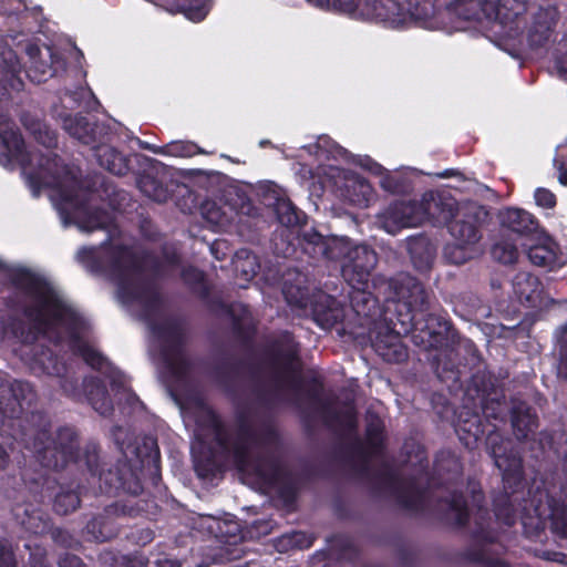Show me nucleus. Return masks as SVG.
Segmentation results:
<instances>
[{
  "label": "nucleus",
  "mask_w": 567,
  "mask_h": 567,
  "mask_svg": "<svg viewBox=\"0 0 567 567\" xmlns=\"http://www.w3.org/2000/svg\"><path fill=\"white\" fill-rule=\"evenodd\" d=\"M101 560L105 567H147L148 558L142 553L116 554L113 551H104Z\"/></svg>",
  "instance_id": "45"
},
{
  "label": "nucleus",
  "mask_w": 567,
  "mask_h": 567,
  "mask_svg": "<svg viewBox=\"0 0 567 567\" xmlns=\"http://www.w3.org/2000/svg\"><path fill=\"white\" fill-rule=\"evenodd\" d=\"M492 257L504 265H511L518 259V249L516 245L508 241H497L492 246Z\"/></svg>",
  "instance_id": "52"
},
{
  "label": "nucleus",
  "mask_w": 567,
  "mask_h": 567,
  "mask_svg": "<svg viewBox=\"0 0 567 567\" xmlns=\"http://www.w3.org/2000/svg\"><path fill=\"white\" fill-rule=\"evenodd\" d=\"M9 284L18 291L34 300L33 303H20L10 299L7 306L20 311L33 323L38 332L45 333L58 326H63L69 333V348L91 369L105 374L112 388L122 385L121 373L109 359L85 341L81 331L85 327L82 315L72 307L44 277L27 267H7L4 269Z\"/></svg>",
  "instance_id": "5"
},
{
  "label": "nucleus",
  "mask_w": 567,
  "mask_h": 567,
  "mask_svg": "<svg viewBox=\"0 0 567 567\" xmlns=\"http://www.w3.org/2000/svg\"><path fill=\"white\" fill-rule=\"evenodd\" d=\"M155 537L154 530L145 527V528H136L131 530V533L126 536V538L138 546H146L152 543Z\"/></svg>",
  "instance_id": "59"
},
{
  "label": "nucleus",
  "mask_w": 567,
  "mask_h": 567,
  "mask_svg": "<svg viewBox=\"0 0 567 567\" xmlns=\"http://www.w3.org/2000/svg\"><path fill=\"white\" fill-rule=\"evenodd\" d=\"M308 2L320 7V8H331L334 11L344 12V13H359L361 14V9L364 7L365 0H307Z\"/></svg>",
  "instance_id": "51"
},
{
  "label": "nucleus",
  "mask_w": 567,
  "mask_h": 567,
  "mask_svg": "<svg viewBox=\"0 0 567 567\" xmlns=\"http://www.w3.org/2000/svg\"><path fill=\"white\" fill-rule=\"evenodd\" d=\"M32 368L47 375L59 378L63 393L76 401L81 398V389L76 378L68 375V363L47 346H35L32 354Z\"/></svg>",
  "instance_id": "20"
},
{
  "label": "nucleus",
  "mask_w": 567,
  "mask_h": 567,
  "mask_svg": "<svg viewBox=\"0 0 567 567\" xmlns=\"http://www.w3.org/2000/svg\"><path fill=\"white\" fill-rule=\"evenodd\" d=\"M107 268L120 298L126 303L137 302L141 306L144 320L161 340V357L173 383L178 389L188 385L193 362L186 354L185 324L179 318L155 322L164 301L156 282L143 276L146 271L159 276L162 260L150 250L136 251L131 246L118 244L110 248Z\"/></svg>",
  "instance_id": "1"
},
{
  "label": "nucleus",
  "mask_w": 567,
  "mask_h": 567,
  "mask_svg": "<svg viewBox=\"0 0 567 567\" xmlns=\"http://www.w3.org/2000/svg\"><path fill=\"white\" fill-rule=\"evenodd\" d=\"M390 322L394 327L400 323L403 334L411 333L413 342L424 350H443L450 342H454L456 333L447 312L435 306L421 316L400 312L395 321L390 318Z\"/></svg>",
  "instance_id": "11"
},
{
  "label": "nucleus",
  "mask_w": 567,
  "mask_h": 567,
  "mask_svg": "<svg viewBox=\"0 0 567 567\" xmlns=\"http://www.w3.org/2000/svg\"><path fill=\"white\" fill-rule=\"evenodd\" d=\"M449 514H453L452 525L456 528L466 526L470 518L467 501L462 492L453 491L446 498L442 499Z\"/></svg>",
  "instance_id": "41"
},
{
  "label": "nucleus",
  "mask_w": 567,
  "mask_h": 567,
  "mask_svg": "<svg viewBox=\"0 0 567 567\" xmlns=\"http://www.w3.org/2000/svg\"><path fill=\"white\" fill-rule=\"evenodd\" d=\"M311 310L315 321L326 329L334 327L343 317L339 301L327 293H319L313 297Z\"/></svg>",
  "instance_id": "33"
},
{
  "label": "nucleus",
  "mask_w": 567,
  "mask_h": 567,
  "mask_svg": "<svg viewBox=\"0 0 567 567\" xmlns=\"http://www.w3.org/2000/svg\"><path fill=\"white\" fill-rule=\"evenodd\" d=\"M415 205L411 202L395 200L383 212L381 218L389 231L414 225Z\"/></svg>",
  "instance_id": "36"
},
{
  "label": "nucleus",
  "mask_w": 567,
  "mask_h": 567,
  "mask_svg": "<svg viewBox=\"0 0 567 567\" xmlns=\"http://www.w3.org/2000/svg\"><path fill=\"white\" fill-rule=\"evenodd\" d=\"M485 444L502 475V491L493 498L497 522L512 527L519 517L525 537L532 540H542L547 527L567 539V508L557 507L556 493L544 481L534 480L528 486L523 456L514 442L492 430Z\"/></svg>",
  "instance_id": "2"
},
{
  "label": "nucleus",
  "mask_w": 567,
  "mask_h": 567,
  "mask_svg": "<svg viewBox=\"0 0 567 567\" xmlns=\"http://www.w3.org/2000/svg\"><path fill=\"white\" fill-rule=\"evenodd\" d=\"M236 435L231 437L227 430V449L223 455L231 458L235 468L244 474L250 470L258 457L266 458L269 455L262 452H251L256 445L274 444L278 441L279 434L272 425L264 426L259 432L255 431L244 411L236 413Z\"/></svg>",
  "instance_id": "12"
},
{
  "label": "nucleus",
  "mask_w": 567,
  "mask_h": 567,
  "mask_svg": "<svg viewBox=\"0 0 567 567\" xmlns=\"http://www.w3.org/2000/svg\"><path fill=\"white\" fill-rule=\"evenodd\" d=\"M95 156L101 167L117 176H124L130 171V159L109 145L94 146Z\"/></svg>",
  "instance_id": "38"
},
{
  "label": "nucleus",
  "mask_w": 567,
  "mask_h": 567,
  "mask_svg": "<svg viewBox=\"0 0 567 567\" xmlns=\"http://www.w3.org/2000/svg\"><path fill=\"white\" fill-rule=\"evenodd\" d=\"M505 547L498 540V533L491 527L489 512L477 505L475 527L471 533V545L461 554L462 560L483 567H511L499 556Z\"/></svg>",
  "instance_id": "13"
},
{
  "label": "nucleus",
  "mask_w": 567,
  "mask_h": 567,
  "mask_svg": "<svg viewBox=\"0 0 567 567\" xmlns=\"http://www.w3.org/2000/svg\"><path fill=\"white\" fill-rule=\"evenodd\" d=\"M176 7L187 19L200 22L209 12V0H177Z\"/></svg>",
  "instance_id": "49"
},
{
  "label": "nucleus",
  "mask_w": 567,
  "mask_h": 567,
  "mask_svg": "<svg viewBox=\"0 0 567 567\" xmlns=\"http://www.w3.org/2000/svg\"><path fill=\"white\" fill-rule=\"evenodd\" d=\"M527 4L528 0H450L449 14L463 20L485 18L507 25L526 13Z\"/></svg>",
  "instance_id": "14"
},
{
  "label": "nucleus",
  "mask_w": 567,
  "mask_h": 567,
  "mask_svg": "<svg viewBox=\"0 0 567 567\" xmlns=\"http://www.w3.org/2000/svg\"><path fill=\"white\" fill-rule=\"evenodd\" d=\"M527 256L532 264L539 267L549 266L555 259L554 251L545 245L530 246Z\"/></svg>",
  "instance_id": "56"
},
{
  "label": "nucleus",
  "mask_w": 567,
  "mask_h": 567,
  "mask_svg": "<svg viewBox=\"0 0 567 567\" xmlns=\"http://www.w3.org/2000/svg\"><path fill=\"white\" fill-rule=\"evenodd\" d=\"M29 181L35 187L47 186L56 189L60 200L65 205L81 206L79 182L58 154L41 155L39 171L30 173Z\"/></svg>",
  "instance_id": "15"
},
{
  "label": "nucleus",
  "mask_w": 567,
  "mask_h": 567,
  "mask_svg": "<svg viewBox=\"0 0 567 567\" xmlns=\"http://www.w3.org/2000/svg\"><path fill=\"white\" fill-rule=\"evenodd\" d=\"M385 285L392 293L384 300L393 301L398 313L421 316L434 306L431 293L415 277L401 275L398 279L386 280Z\"/></svg>",
  "instance_id": "17"
},
{
  "label": "nucleus",
  "mask_w": 567,
  "mask_h": 567,
  "mask_svg": "<svg viewBox=\"0 0 567 567\" xmlns=\"http://www.w3.org/2000/svg\"><path fill=\"white\" fill-rule=\"evenodd\" d=\"M81 505L80 494L75 489H65L60 487V491L54 495L53 511L61 516L69 515L76 511Z\"/></svg>",
  "instance_id": "47"
},
{
  "label": "nucleus",
  "mask_w": 567,
  "mask_h": 567,
  "mask_svg": "<svg viewBox=\"0 0 567 567\" xmlns=\"http://www.w3.org/2000/svg\"><path fill=\"white\" fill-rule=\"evenodd\" d=\"M20 487L14 494L7 492V497L11 498L16 506L12 508L13 515L24 532L43 536L51 529L52 519L50 515L32 504L43 503L45 498H51L58 486V480L43 471H23L20 475Z\"/></svg>",
  "instance_id": "7"
},
{
  "label": "nucleus",
  "mask_w": 567,
  "mask_h": 567,
  "mask_svg": "<svg viewBox=\"0 0 567 567\" xmlns=\"http://www.w3.org/2000/svg\"><path fill=\"white\" fill-rule=\"evenodd\" d=\"M509 409L513 433L518 441L533 437L538 429L539 420L536 410L526 401L512 399Z\"/></svg>",
  "instance_id": "25"
},
{
  "label": "nucleus",
  "mask_w": 567,
  "mask_h": 567,
  "mask_svg": "<svg viewBox=\"0 0 567 567\" xmlns=\"http://www.w3.org/2000/svg\"><path fill=\"white\" fill-rule=\"evenodd\" d=\"M477 254L476 246L455 240L443 248V257L451 265H464Z\"/></svg>",
  "instance_id": "44"
},
{
  "label": "nucleus",
  "mask_w": 567,
  "mask_h": 567,
  "mask_svg": "<svg viewBox=\"0 0 567 567\" xmlns=\"http://www.w3.org/2000/svg\"><path fill=\"white\" fill-rule=\"evenodd\" d=\"M85 396L92 408L101 415L112 414L114 406L106 386L97 379H92L84 384Z\"/></svg>",
  "instance_id": "39"
},
{
  "label": "nucleus",
  "mask_w": 567,
  "mask_h": 567,
  "mask_svg": "<svg viewBox=\"0 0 567 567\" xmlns=\"http://www.w3.org/2000/svg\"><path fill=\"white\" fill-rule=\"evenodd\" d=\"M350 305L358 317L374 320L380 316L379 299L368 290V285H349Z\"/></svg>",
  "instance_id": "35"
},
{
  "label": "nucleus",
  "mask_w": 567,
  "mask_h": 567,
  "mask_svg": "<svg viewBox=\"0 0 567 567\" xmlns=\"http://www.w3.org/2000/svg\"><path fill=\"white\" fill-rule=\"evenodd\" d=\"M365 422L364 441L357 436V432L349 435L342 426H339L341 437L354 436V441L342 446L340 451L349 460L358 458L361 461L360 473H367L370 457L381 454L385 447V425L381 416L375 412L368 411Z\"/></svg>",
  "instance_id": "16"
},
{
  "label": "nucleus",
  "mask_w": 567,
  "mask_h": 567,
  "mask_svg": "<svg viewBox=\"0 0 567 567\" xmlns=\"http://www.w3.org/2000/svg\"><path fill=\"white\" fill-rule=\"evenodd\" d=\"M198 476L203 478H212L216 475L217 467L213 460L208 458L206 462H198L195 465Z\"/></svg>",
  "instance_id": "64"
},
{
  "label": "nucleus",
  "mask_w": 567,
  "mask_h": 567,
  "mask_svg": "<svg viewBox=\"0 0 567 567\" xmlns=\"http://www.w3.org/2000/svg\"><path fill=\"white\" fill-rule=\"evenodd\" d=\"M125 460L104 468L100 460V446L89 442L83 451L82 460L93 480L99 483L100 492L106 495L128 494L130 497L117 499L104 507L102 513L94 515L85 525L89 539L104 543L118 534L116 518L136 517L148 512L150 503L136 499L142 494V477L148 476L151 484L157 486L162 480L161 452L156 439L145 437L142 443L128 444L123 450Z\"/></svg>",
  "instance_id": "3"
},
{
  "label": "nucleus",
  "mask_w": 567,
  "mask_h": 567,
  "mask_svg": "<svg viewBox=\"0 0 567 567\" xmlns=\"http://www.w3.org/2000/svg\"><path fill=\"white\" fill-rule=\"evenodd\" d=\"M6 330L21 343H33L37 340V333L21 318L10 316L7 319Z\"/></svg>",
  "instance_id": "50"
},
{
  "label": "nucleus",
  "mask_w": 567,
  "mask_h": 567,
  "mask_svg": "<svg viewBox=\"0 0 567 567\" xmlns=\"http://www.w3.org/2000/svg\"><path fill=\"white\" fill-rule=\"evenodd\" d=\"M277 220L286 227L299 226L306 223V215L290 199L279 198L275 204Z\"/></svg>",
  "instance_id": "43"
},
{
  "label": "nucleus",
  "mask_w": 567,
  "mask_h": 567,
  "mask_svg": "<svg viewBox=\"0 0 567 567\" xmlns=\"http://www.w3.org/2000/svg\"><path fill=\"white\" fill-rule=\"evenodd\" d=\"M23 125L33 138L45 148L53 150L58 146V134L45 122L24 118Z\"/></svg>",
  "instance_id": "42"
},
{
  "label": "nucleus",
  "mask_w": 567,
  "mask_h": 567,
  "mask_svg": "<svg viewBox=\"0 0 567 567\" xmlns=\"http://www.w3.org/2000/svg\"><path fill=\"white\" fill-rule=\"evenodd\" d=\"M195 422L199 429L213 433L214 441L223 454L224 449H227V427L220 415L210 405L200 401L195 412Z\"/></svg>",
  "instance_id": "30"
},
{
  "label": "nucleus",
  "mask_w": 567,
  "mask_h": 567,
  "mask_svg": "<svg viewBox=\"0 0 567 567\" xmlns=\"http://www.w3.org/2000/svg\"><path fill=\"white\" fill-rule=\"evenodd\" d=\"M498 220L503 228L519 236H530L538 231V219L527 210L508 207L499 210Z\"/></svg>",
  "instance_id": "29"
},
{
  "label": "nucleus",
  "mask_w": 567,
  "mask_h": 567,
  "mask_svg": "<svg viewBox=\"0 0 567 567\" xmlns=\"http://www.w3.org/2000/svg\"><path fill=\"white\" fill-rule=\"evenodd\" d=\"M417 475L405 481L395 473L381 475L384 485L391 491L396 503L410 512H421L425 507L427 492L431 487L457 481L463 474V464L451 451H440L435 455L433 471H429V457L424 446H415Z\"/></svg>",
  "instance_id": "6"
},
{
  "label": "nucleus",
  "mask_w": 567,
  "mask_h": 567,
  "mask_svg": "<svg viewBox=\"0 0 567 567\" xmlns=\"http://www.w3.org/2000/svg\"><path fill=\"white\" fill-rule=\"evenodd\" d=\"M243 475L252 477L266 487L277 488L278 495L286 503H293L297 498L298 488L292 473L271 456L258 457L254 466Z\"/></svg>",
  "instance_id": "18"
},
{
  "label": "nucleus",
  "mask_w": 567,
  "mask_h": 567,
  "mask_svg": "<svg viewBox=\"0 0 567 567\" xmlns=\"http://www.w3.org/2000/svg\"><path fill=\"white\" fill-rule=\"evenodd\" d=\"M51 535L52 540L64 548H73L75 545L79 544V542L73 537L72 534H70L66 529H63L61 527H53V524H51V529L49 533Z\"/></svg>",
  "instance_id": "57"
},
{
  "label": "nucleus",
  "mask_w": 567,
  "mask_h": 567,
  "mask_svg": "<svg viewBox=\"0 0 567 567\" xmlns=\"http://www.w3.org/2000/svg\"><path fill=\"white\" fill-rule=\"evenodd\" d=\"M377 261L373 249L367 245H357L349 259L341 264V276L348 285H368Z\"/></svg>",
  "instance_id": "23"
},
{
  "label": "nucleus",
  "mask_w": 567,
  "mask_h": 567,
  "mask_svg": "<svg viewBox=\"0 0 567 567\" xmlns=\"http://www.w3.org/2000/svg\"><path fill=\"white\" fill-rule=\"evenodd\" d=\"M403 333L402 329L396 331L395 336H389V342H383L380 337L377 338L375 348L379 355H381L385 361L390 363H401L404 362L409 354L408 349L401 342L399 336Z\"/></svg>",
  "instance_id": "40"
},
{
  "label": "nucleus",
  "mask_w": 567,
  "mask_h": 567,
  "mask_svg": "<svg viewBox=\"0 0 567 567\" xmlns=\"http://www.w3.org/2000/svg\"><path fill=\"white\" fill-rule=\"evenodd\" d=\"M534 198L537 206L543 208H554L557 204L556 195L548 188L538 187L534 193Z\"/></svg>",
  "instance_id": "60"
},
{
  "label": "nucleus",
  "mask_w": 567,
  "mask_h": 567,
  "mask_svg": "<svg viewBox=\"0 0 567 567\" xmlns=\"http://www.w3.org/2000/svg\"><path fill=\"white\" fill-rule=\"evenodd\" d=\"M154 153L175 156V157H193L205 152L194 142L190 141H173L158 150L151 148Z\"/></svg>",
  "instance_id": "48"
},
{
  "label": "nucleus",
  "mask_w": 567,
  "mask_h": 567,
  "mask_svg": "<svg viewBox=\"0 0 567 567\" xmlns=\"http://www.w3.org/2000/svg\"><path fill=\"white\" fill-rule=\"evenodd\" d=\"M245 365L246 362L244 360L227 362L217 368V373L220 379L226 382L230 377L238 375Z\"/></svg>",
  "instance_id": "61"
},
{
  "label": "nucleus",
  "mask_w": 567,
  "mask_h": 567,
  "mask_svg": "<svg viewBox=\"0 0 567 567\" xmlns=\"http://www.w3.org/2000/svg\"><path fill=\"white\" fill-rule=\"evenodd\" d=\"M450 0H365L361 14L391 28L412 24L435 28L443 11L449 13Z\"/></svg>",
  "instance_id": "8"
},
{
  "label": "nucleus",
  "mask_w": 567,
  "mask_h": 567,
  "mask_svg": "<svg viewBox=\"0 0 567 567\" xmlns=\"http://www.w3.org/2000/svg\"><path fill=\"white\" fill-rule=\"evenodd\" d=\"M213 311H221L231 320V334L244 347L251 348L257 336V322L254 320L248 306L229 305L224 300H215Z\"/></svg>",
  "instance_id": "22"
},
{
  "label": "nucleus",
  "mask_w": 567,
  "mask_h": 567,
  "mask_svg": "<svg viewBox=\"0 0 567 567\" xmlns=\"http://www.w3.org/2000/svg\"><path fill=\"white\" fill-rule=\"evenodd\" d=\"M0 567H17L14 550L6 538H0Z\"/></svg>",
  "instance_id": "58"
},
{
  "label": "nucleus",
  "mask_w": 567,
  "mask_h": 567,
  "mask_svg": "<svg viewBox=\"0 0 567 567\" xmlns=\"http://www.w3.org/2000/svg\"><path fill=\"white\" fill-rule=\"evenodd\" d=\"M324 392L323 379L319 375H313L306 381L305 394L307 399L318 404V412L326 427L334 430L336 425L342 426L346 433L351 435L358 431V415L354 408L347 410H336L327 401L322 400Z\"/></svg>",
  "instance_id": "19"
},
{
  "label": "nucleus",
  "mask_w": 567,
  "mask_h": 567,
  "mask_svg": "<svg viewBox=\"0 0 567 567\" xmlns=\"http://www.w3.org/2000/svg\"><path fill=\"white\" fill-rule=\"evenodd\" d=\"M483 414L487 419H493L496 421H504L506 416V401L505 396L502 398H493L488 399L487 396L483 399L482 403Z\"/></svg>",
  "instance_id": "53"
},
{
  "label": "nucleus",
  "mask_w": 567,
  "mask_h": 567,
  "mask_svg": "<svg viewBox=\"0 0 567 567\" xmlns=\"http://www.w3.org/2000/svg\"><path fill=\"white\" fill-rule=\"evenodd\" d=\"M226 530H223L221 526L218 524V533L217 537L225 538V542L230 543L240 538V528L236 522H224Z\"/></svg>",
  "instance_id": "62"
},
{
  "label": "nucleus",
  "mask_w": 567,
  "mask_h": 567,
  "mask_svg": "<svg viewBox=\"0 0 567 567\" xmlns=\"http://www.w3.org/2000/svg\"><path fill=\"white\" fill-rule=\"evenodd\" d=\"M309 245H313V255H320L327 260L344 262L349 259L354 246L349 238H324L318 233L305 236Z\"/></svg>",
  "instance_id": "27"
},
{
  "label": "nucleus",
  "mask_w": 567,
  "mask_h": 567,
  "mask_svg": "<svg viewBox=\"0 0 567 567\" xmlns=\"http://www.w3.org/2000/svg\"><path fill=\"white\" fill-rule=\"evenodd\" d=\"M513 290L520 302L535 307L542 301L544 287L537 276L520 271L513 279Z\"/></svg>",
  "instance_id": "37"
},
{
  "label": "nucleus",
  "mask_w": 567,
  "mask_h": 567,
  "mask_svg": "<svg viewBox=\"0 0 567 567\" xmlns=\"http://www.w3.org/2000/svg\"><path fill=\"white\" fill-rule=\"evenodd\" d=\"M464 351V362L458 359V350L444 349L433 358L434 372L441 381H460L462 375L471 372V386L483 399L488 396L495 388L493 375L481 369L482 355L472 340H464L460 350Z\"/></svg>",
  "instance_id": "10"
},
{
  "label": "nucleus",
  "mask_w": 567,
  "mask_h": 567,
  "mask_svg": "<svg viewBox=\"0 0 567 567\" xmlns=\"http://www.w3.org/2000/svg\"><path fill=\"white\" fill-rule=\"evenodd\" d=\"M456 431L458 433H466L468 439H472V441L465 442L466 446H470L472 443L475 444L484 435V429L478 414H473L470 420L460 422Z\"/></svg>",
  "instance_id": "54"
},
{
  "label": "nucleus",
  "mask_w": 567,
  "mask_h": 567,
  "mask_svg": "<svg viewBox=\"0 0 567 567\" xmlns=\"http://www.w3.org/2000/svg\"><path fill=\"white\" fill-rule=\"evenodd\" d=\"M487 216L488 212L483 206L468 205L460 210L449 231L455 240L476 246Z\"/></svg>",
  "instance_id": "21"
},
{
  "label": "nucleus",
  "mask_w": 567,
  "mask_h": 567,
  "mask_svg": "<svg viewBox=\"0 0 567 567\" xmlns=\"http://www.w3.org/2000/svg\"><path fill=\"white\" fill-rule=\"evenodd\" d=\"M29 550L28 559L22 567H53L49 560L48 550L41 545H25Z\"/></svg>",
  "instance_id": "55"
},
{
  "label": "nucleus",
  "mask_w": 567,
  "mask_h": 567,
  "mask_svg": "<svg viewBox=\"0 0 567 567\" xmlns=\"http://www.w3.org/2000/svg\"><path fill=\"white\" fill-rule=\"evenodd\" d=\"M62 127L65 132L84 145H93L97 142L99 124L91 122L81 113L66 114L62 118Z\"/></svg>",
  "instance_id": "34"
},
{
  "label": "nucleus",
  "mask_w": 567,
  "mask_h": 567,
  "mask_svg": "<svg viewBox=\"0 0 567 567\" xmlns=\"http://www.w3.org/2000/svg\"><path fill=\"white\" fill-rule=\"evenodd\" d=\"M331 556L338 560L353 561L358 557V549L346 535L337 534L328 539Z\"/></svg>",
  "instance_id": "46"
},
{
  "label": "nucleus",
  "mask_w": 567,
  "mask_h": 567,
  "mask_svg": "<svg viewBox=\"0 0 567 567\" xmlns=\"http://www.w3.org/2000/svg\"><path fill=\"white\" fill-rule=\"evenodd\" d=\"M56 564L59 567H87L80 556L71 553L61 554Z\"/></svg>",
  "instance_id": "63"
},
{
  "label": "nucleus",
  "mask_w": 567,
  "mask_h": 567,
  "mask_svg": "<svg viewBox=\"0 0 567 567\" xmlns=\"http://www.w3.org/2000/svg\"><path fill=\"white\" fill-rule=\"evenodd\" d=\"M265 361L270 369V381L275 394L291 390L299 394L302 390V361L300 343L290 331H282L270 340L264 349Z\"/></svg>",
  "instance_id": "9"
},
{
  "label": "nucleus",
  "mask_w": 567,
  "mask_h": 567,
  "mask_svg": "<svg viewBox=\"0 0 567 567\" xmlns=\"http://www.w3.org/2000/svg\"><path fill=\"white\" fill-rule=\"evenodd\" d=\"M38 401L34 386L24 380L0 375V432L33 453L39 464L59 472L81 460L80 434L73 425L51 434V419L32 410Z\"/></svg>",
  "instance_id": "4"
},
{
  "label": "nucleus",
  "mask_w": 567,
  "mask_h": 567,
  "mask_svg": "<svg viewBox=\"0 0 567 567\" xmlns=\"http://www.w3.org/2000/svg\"><path fill=\"white\" fill-rule=\"evenodd\" d=\"M0 138L6 148V152L0 155V164L7 166L12 163H19L24 166L30 162L24 140L18 128L7 127L0 130Z\"/></svg>",
  "instance_id": "32"
},
{
  "label": "nucleus",
  "mask_w": 567,
  "mask_h": 567,
  "mask_svg": "<svg viewBox=\"0 0 567 567\" xmlns=\"http://www.w3.org/2000/svg\"><path fill=\"white\" fill-rule=\"evenodd\" d=\"M423 210L435 223L446 225L454 221L460 213L457 202L449 194L441 192H427L422 198Z\"/></svg>",
  "instance_id": "24"
},
{
  "label": "nucleus",
  "mask_w": 567,
  "mask_h": 567,
  "mask_svg": "<svg viewBox=\"0 0 567 567\" xmlns=\"http://www.w3.org/2000/svg\"><path fill=\"white\" fill-rule=\"evenodd\" d=\"M181 278L189 292L202 300L209 310L215 309V300H223L218 296H212V287L203 270L194 266L184 267Z\"/></svg>",
  "instance_id": "31"
},
{
  "label": "nucleus",
  "mask_w": 567,
  "mask_h": 567,
  "mask_svg": "<svg viewBox=\"0 0 567 567\" xmlns=\"http://www.w3.org/2000/svg\"><path fill=\"white\" fill-rule=\"evenodd\" d=\"M137 188L150 199L156 203H166L178 186L176 182L166 174L144 171L136 178Z\"/></svg>",
  "instance_id": "28"
},
{
  "label": "nucleus",
  "mask_w": 567,
  "mask_h": 567,
  "mask_svg": "<svg viewBox=\"0 0 567 567\" xmlns=\"http://www.w3.org/2000/svg\"><path fill=\"white\" fill-rule=\"evenodd\" d=\"M558 17V10L555 7L539 8L533 16L527 31V41L532 49H539L548 43L555 31Z\"/></svg>",
  "instance_id": "26"
}]
</instances>
